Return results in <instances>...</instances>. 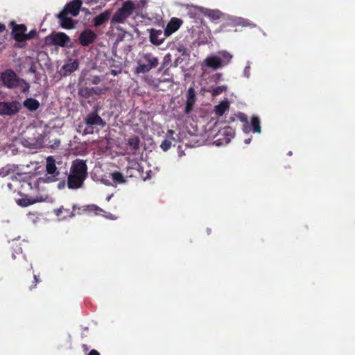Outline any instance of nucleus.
<instances>
[{
    "label": "nucleus",
    "mask_w": 355,
    "mask_h": 355,
    "mask_svg": "<svg viewBox=\"0 0 355 355\" xmlns=\"http://www.w3.org/2000/svg\"><path fill=\"white\" fill-rule=\"evenodd\" d=\"M135 9V3L131 1H125L121 8L118 9L111 19L112 26L116 24L123 23L128 18Z\"/></svg>",
    "instance_id": "obj_4"
},
{
    "label": "nucleus",
    "mask_w": 355,
    "mask_h": 355,
    "mask_svg": "<svg viewBox=\"0 0 355 355\" xmlns=\"http://www.w3.org/2000/svg\"><path fill=\"white\" fill-rule=\"evenodd\" d=\"M15 178V179H16V180L18 178L17 176H12V178Z\"/></svg>",
    "instance_id": "obj_54"
},
{
    "label": "nucleus",
    "mask_w": 355,
    "mask_h": 355,
    "mask_svg": "<svg viewBox=\"0 0 355 355\" xmlns=\"http://www.w3.org/2000/svg\"><path fill=\"white\" fill-rule=\"evenodd\" d=\"M96 35L89 29L84 31L79 37L80 43L83 46H88L96 39Z\"/></svg>",
    "instance_id": "obj_16"
},
{
    "label": "nucleus",
    "mask_w": 355,
    "mask_h": 355,
    "mask_svg": "<svg viewBox=\"0 0 355 355\" xmlns=\"http://www.w3.org/2000/svg\"><path fill=\"white\" fill-rule=\"evenodd\" d=\"M46 173L44 182H51L55 181L60 173L57 170L55 159L51 156L46 158Z\"/></svg>",
    "instance_id": "obj_6"
},
{
    "label": "nucleus",
    "mask_w": 355,
    "mask_h": 355,
    "mask_svg": "<svg viewBox=\"0 0 355 355\" xmlns=\"http://www.w3.org/2000/svg\"><path fill=\"white\" fill-rule=\"evenodd\" d=\"M1 80L3 85L8 88H14L17 87L19 81L16 73L11 69H8L2 73Z\"/></svg>",
    "instance_id": "obj_8"
},
{
    "label": "nucleus",
    "mask_w": 355,
    "mask_h": 355,
    "mask_svg": "<svg viewBox=\"0 0 355 355\" xmlns=\"http://www.w3.org/2000/svg\"><path fill=\"white\" fill-rule=\"evenodd\" d=\"M230 107V103L227 100L222 101L215 107V113L216 115L222 116Z\"/></svg>",
    "instance_id": "obj_24"
},
{
    "label": "nucleus",
    "mask_w": 355,
    "mask_h": 355,
    "mask_svg": "<svg viewBox=\"0 0 355 355\" xmlns=\"http://www.w3.org/2000/svg\"><path fill=\"white\" fill-rule=\"evenodd\" d=\"M205 8L196 6H190L188 15L191 18L198 19L201 13L204 14Z\"/></svg>",
    "instance_id": "obj_27"
},
{
    "label": "nucleus",
    "mask_w": 355,
    "mask_h": 355,
    "mask_svg": "<svg viewBox=\"0 0 355 355\" xmlns=\"http://www.w3.org/2000/svg\"><path fill=\"white\" fill-rule=\"evenodd\" d=\"M28 185L31 187V188H32L31 182H28Z\"/></svg>",
    "instance_id": "obj_53"
},
{
    "label": "nucleus",
    "mask_w": 355,
    "mask_h": 355,
    "mask_svg": "<svg viewBox=\"0 0 355 355\" xmlns=\"http://www.w3.org/2000/svg\"><path fill=\"white\" fill-rule=\"evenodd\" d=\"M78 68V62L76 60L69 59L67 62L62 67L59 73L61 76H67L70 75L72 72L77 70Z\"/></svg>",
    "instance_id": "obj_14"
},
{
    "label": "nucleus",
    "mask_w": 355,
    "mask_h": 355,
    "mask_svg": "<svg viewBox=\"0 0 355 355\" xmlns=\"http://www.w3.org/2000/svg\"><path fill=\"white\" fill-rule=\"evenodd\" d=\"M111 12L108 10H105L94 19V26L97 27L105 22L110 17Z\"/></svg>",
    "instance_id": "obj_23"
},
{
    "label": "nucleus",
    "mask_w": 355,
    "mask_h": 355,
    "mask_svg": "<svg viewBox=\"0 0 355 355\" xmlns=\"http://www.w3.org/2000/svg\"><path fill=\"white\" fill-rule=\"evenodd\" d=\"M232 21L234 23L236 26H255L254 24L250 23L248 19L241 18V17H234Z\"/></svg>",
    "instance_id": "obj_30"
},
{
    "label": "nucleus",
    "mask_w": 355,
    "mask_h": 355,
    "mask_svg": "<svg viewBox=\"0 0 355 355\" xmlns=\"http://www.w3.org/2000/svg\"><path fill=\"white\" fill-rule=\"evenodd\" d=\"M85 122L88 125H105V123L103 119L96 113H91L88 114L85 118Z\"/></svg>",
    "instance_id": "obj_20"
},
{
    "label": "nucleus",
    "mask_w": 355,
    "mask_h": 355,
    "mask_svg": "<svg viewBox=\"0 0 355 355\" xmlns=\"http://www.w3.org/2000/svg\"><path fill=\"white\" fill-rule=\"evenodd\" d=\"M218 135L223 137L214 141L216 146L227 144L235 135L234 130L231 127H225L220 130Z\"/></svg>",
    "instance_id": "obj_9"
},
{
    "label": "nucleus",
    "mask_w": 355,
    "mask_h": 355,
    "mask_svg": "<svg viewBox=\"0 0 355 355\" xmlns=\"http://www.w3.org/2000/svg\"><path fill=\"white\" fill-rule=\"evenodd\" d=\"M87 176V167L85 162L76 159L73 162L68 177L67 185L69 189L81 188Z\"/></svg>",
    "instance_id": "obj_1"
},
{
    "label": "nucleus",
    "mask_w": 355,
    "mask_h": 355,
    "mask_svg": "<svg viewBox=\"0 0 355 355\" xmlns=\"http://www.w3.org/2000/svg\"><path fill=\"white\" fill-rule=\"evenodd\" d=\"M24 105L30 111H35L39 107L40 103L34 98H29L24 101Z\"/></svg>",
    "instance_id": "obj_26"
},
{
    "label": "nucleus",
    "mask_w": 355,
    "mask_h": 355,
    "mask_svg": "<svg viewBox=\"0 0 355 355\" xmlns=\"http://www.w3.org/2000/svg\"><path fill=\"white\" fill-rule=\"evenodd\" d=\"M58 17L61 21V26L64 28L70 29L73 27V19L67 17L66 10L61 11L58 15Z\"/></svg>",
    "instance_id": "obj_19"
},
{
    "label": "nucleus",
    "mask_w": 355,
    "mask_h": 355,
    "mask_svg": "<svg viewBox=\"0 0 355 355\" xmlns=\"http://www.w3.org/2000/svg\"><path fill=\"white\" fill-rule=\"evenodd\" d=\"M174 134H175V132L173 130H168L166 135V139H168L171 142H172V141H177L178 139L173 137Z\"/></svg>",
    "instance_id": "obj_36"
},
{
    "label": "nucleus",
    "mask_w": 355,
    "mask_h": 355,
    "mask_svg": "<svg viewBox=\"0 0 355 355\" xmlns=\"http://www.w3.org/2000/svg\"><path fill=\"white\" fill-rule=\"evenodd\" d=\"M70 42L69 37L64 33L51 34L45 37V44L47 46H59L64 47Z\"/></svg>",
    "instance_id": "obj_5"
},
{
    "label": "nucleus",
    "mask_w": 355,
    "mask_h": 355,
    "mask_svg": "<svg viewBox=\"0 0 355 355\" xmlns=\"http://www.w3.org/2000/svg\"><path fill=\"white\" fill-rule=\"evenodd\" d=\"M182 24V21L180 19L176 17L171 18L164 31V37H169L176 32Z\"/></svg>",
    "instance_id": "obj_13"
},
{
    "label": "nucleus",
    "mask_w": 355,
    "mask_h": 355,
    "mask_svg": "<svg viewBox=\"0 0 355 355\" xmlns=\"http://www.w3.org/2000/svg\"><path fill=\"white\" fill-rule=\"evenodd\" d=\"M44 139V137L42 135H38L37 137L23 138L21 144L24 146L31 149H37L43 146Z\"/></svg>",
    "instance_id": "obj_10"
},
{
    "label": "nucleus",
    "mask_w": 355,
    "mask_h": 355,
    "mask_svg": "<svg viewBox=\"0 0 355 355\" xmlns=\"http://www.w3.org/2000/svg\"><path fill=\"white\" fill-rule=\"evenodd\" d=\"M192 107H193V105H188V104L187 103V105H186V107H185V112L187 114L189 113L190 111L192 109Z\"/></svg>",
    "instance_id": "obj_41"
},
{
    "label": "nucleus",
    "mask_w": 355,
    "mask_h": 355,
    "mask_svg": "<svg viewBox=\"0 0 355 355\" xmlns=\"http://www.w3.org/2000/svg\"><path fill=\"white\" fill-rule=\"evenodd\" d=\"M21 107V103L16 101L0 102V115H14L19 111Z\"/></svg>",
    "instance_id": "obj_7"
},
{
    "label": "nucleus",
    "mask_w": 355,
    "mask_h": 355,
    "mask_svg": "<svg viewBox=\"0 0 355 355\" xmlns=\"http://www.w3.org/2000/svg\"><path fill=\"white\" fill-rule=\"evenodd\" d=\"M139 139L135 136L132 137H130L128 141V146L130 148V152L129 154H134L135 151L139 148Z\"/></svg>",
    "instance_id": "obj_25"
},
{
    "label": "nucleus",
    "mask_w": 355,
    "mask_h": 355,
    "mask_svg": "<svg viewBox=\"0 0 355 355\" xmlns=\"http://www.w3.org/2000/svg\"><path fill=\"white\" fill-rule=\"evenodd\" d=\"M195 102V92L192 87H190L188 90L187 103L188 105H193Z\"/></svg>",
    "instance_id": "obj_31"
},
{
    "label": "nucleus",
    "mask_w": 355,
    "mask_h": 355,
    "mask_svg": "<svg viewBox=\"0 0 355 355\" xmlns=\"http://www.w3.org/2000/svg\"><path fill=\"white\" fill-rule=\"evenodd\" d=\"M159 64V60L150 53L140 55L137 60V66L135 69L137 74L145 73L155 68Z\"/></svg>",
    "instance_id": "obj_3"
},
{
    "label": "nucleus",
    "mask_w": 355,
    "mask_h": 355,
    "mask_svg": "<svg viewBox=\"0 0 355 355\" xmlns=\"http://www.w3.org/2000/svg\"><path fill=\"white\" fill-rule=\"evenodd\" d=\"M213 78L215 82L220 81L223 79V74L220 73H217L214 75Z\"/></svg>",
    "instance_id": "obj_38"
},
{
    "label": "nucleus",
    "mask_w": 355,
    "mask_h": 355,
    "mask_svg": "<svg viewBox=\"0 0 355 355\" xmlns=\"http://www.w3.org/2000/svg\"><path fill=\"white\" fill-rule=\"evenodd\" d=\"M291 154H292V152H291V151L288 152V155H291Z\"/></svg>",
    "instance_id": "obj_55"
},
{
    "label": "nucleus",
    "mask_w": 355,
    "mask_h": 355,
    "mask_svg": "<svg viewBox=\"0 0 355 355\" xmlns=\"http://www.w3.org/2000/svg\"><path fill=\"white\" fill-rule=\"evenodd\" d=\"M5 28H6L5 25L0 24V33L3 32L5 30Z\"/></svg>",
    "instance_id": "obj_43"
},
{
    "label": "nucleus",
    "mask_w": 355,
    "mask_h": 355,
    "mask_svg": "<svg viewBox=\"0 0 355 355\" xmlns=\"http://www.w3.org/2000/svg\"><path fill=\"white\" fill-rule=\"evenodd\" d=\"M204 15L212 20L218 19L222 16V13L218 10H210L205 8Z\"/></svg>",
    "instance_id": "obj_29"
},
{
    "label": "nucleus",
    "mask_w": 355,
    "mask_h": 355,
    "mask_svg": "<svg viewBox=\"0 0 355 355\" xmlns=\"http://www.w3.org/2000/svg\"><path fill=\"white\" fill-rule=\"evenodd\" d=\"M82 1L80 0H73L67 4L63 10H66V14L70 13L71 15L76 17L79 13Z\"/></svg>",
    "instance_id": "obj_18"
},
{
    "label": "nucleus",
    "mask_w": 355,
    "mask_h": 355,
    "mask_svg": "<svg viewBox=\"0 0 355 355\" xmlns=\"http://www.w3.org/2000/svg\"><path fill=\"white\" fill-rule=\"evenodd\" d=\"M88 355H100V354L95 349H92L89 352Z\"/></svg>",
    "instance_id": "obj_42"
},
{
    "label": "nucleus",
    "mask_w": 355,
    "mask_h": 355,
    "mask_svg": "<svg viewBox=\"0 0 355 355\" xmlns=\"http://www.w3.org/2000/svg\"><path fill=\"white\" fill-rule=\"evenodd\" d=\"M85 211L93 212L95 214H100L101 212H105L101 208L96 206V205H89L84 207H79L78 208V214H82Z\"/></svg>",
    "instance_id": "obj_21"
},
{
    "label": "nucleus",
    "mask_w": 355,
    "mask_h": 355,
    "mask_svg": "<svg viewBox=\"0 0 355 355\" xmlns=\"http://www.w3.org/2000/svg\"><path fill=\"white\" fill-rule=\"evenodd\" d=\"M112 196H113V194H111V195L108 196L107 197L106 200H107V201H110Z\"/></svg>",
    "instance_id": "obj_47"
},
{
    "label": "nucleus",
    "mask_w": 355,
    "mask_h": 355,
    "mask_svg": "<svg viewBox=\"0 0 355 355\" xmlns=\"http://www.w3.org/2000/svg\"><path fill=\"white\" fill-rule=\"evenodd\" d=\"M77 205H74L72 207V211H71L69 209H64L63 207H61L57 209L54 210V213L59 218L60 220H64L68 219L69 218H73L76 215V212H78Z\"/></svg>",
    "instance_id": "obj_12"
},
{
    "label": "nucleus",
    "mask_w": 355,
    "mask_h": 355,
    "mask_svg": "<svg viewBox=\"0 0 355 355\" xmlns=\"http://www.w3.org/2000/svg\"><path fill=\"white\" fill-rule=\"evenodd\" d=\"M105 217L110 220H116L117 217L112 214L111 213H105Z\"/></svg>",
    "instance_id": "obj_40"
},
{
    "label": "nucleus",
    "mask_w": 355,
    "mask_h": 355,
    "mask_svg": "<svg viewBox=\"0 0 355 355\" xmlns=\"http://www.w3.org/2000/svg\"><path fill=\"white\" fill-rule=\"evenodd\" d=\"M42 200L40 199H34L31 198H23L17 200V203L20 207H28L29 205H33L35 202H40Z\"/></svg>",
    "instance_id": "obj_28"
},
{
    "label": "nucleus",
    "mask_w": 355,
    "mask_h": 355,
    "mask_svg": "<svg viewBox=\"0 0 355 355\" xmlns=\"http://www.w3.org/2000/svg\"><path fill=\"white\" fill-rule=\"evenodd\" d=\"M244 132L248 133L252 131L254 133L261 132L260 120L258 117L253 116L251 118L250 123L246 122L243 128Z\"/></svg>",
    "instance_id": "obj_15"
},
{
    "label": "nucleus",
    "mask_w": 355,
    "mask_h": 355,
    "mask_svg": "<svg viewBox=\"0 0 355 355\" xmlns=\"http://www.w3.org/2000/svg\"><path fill=\"white\" fill-rule=\"evenodd\" d=\"M172 142L168 139H164L160 147L164 151H167L171 146Z\"/></svg>",
    "instance_id": "obj_33"
},
{
    "label": "nucleus",
    "mask_w": 355,
    "mask_h": 355,
    "mask_svg": "<svg viewBox=\"0 0 355 355\" xmlns=\"http://www.w3.org/2000/svg\"><path fill=\"white\" fill-rule=\"evenodd\" d=\"M110 177L113 181L115 185L125 184L128 180V178L124 176L119 171H114L110 174Z\"/></svg>",
    "instance_id": "obj_22"
},
{
    "label": "nucleus",
    "mask_w": 355,
    "mask_h": 355,
    "mask_svg": "<svg viewBox=\"0 0 355 355\" xmlns=\"http://www.w3.org/2000/svg\"><path fill=\"white\" fill-rule=\"evenodd\" d=\"M250 141H251V139H247L245 140L244 142L246 144H249L250 143Z\"/></svg>",
    "instance_id": "obj_45"
},
{
    "label": "nucleus",
    "mask_w": 355,
    "mask_h": 355,
    "mask_svg": "<svg viewBox=\"0 0 355 355\" xmlns=\"http://www.w3.org/2000/svg\"><path fill=\"white\" fill-rule=\"evenodd\" d=\"M250 63L248 62L247 66L245 67V69L243 70V76L247 78H248L250 76Z\"/></svg>",
    "instance_id": "obj_37"
},
{
    "label": "nucleus",
    "mask_w": 355,
    "mask_h": 355,
    "mask_svg": "<svg viewBox=\"0 0 355 355\" xmlns=\"http://www.w3.org/2000/svg\"><path fill=\"white\" fill-rule=\"evenodd\" d=\"M177 49L180 53H182V55L186 54V49L183 45H180Z\"/></svg>",
    "instance_id": "obj_39"
},
{
    "label": "nucleus",
    "mask_w": 355,
    "mask_h": 355,
    "mask_svg": "<svg viewBox=\"0 0 355 355\" xmlns=\"http://www.w3.org/2000/svg\"><path fill=\"white\" fill-rule=\"evenodd\" d=\"M35 34V31H31L28 34H27L28 36L31 37V38Z\"/></svg>",
    "instance_id": "obj_44"
},
{
    "label": "nucleus",
    "mask_w": 355,
    "mask_h": 355,
    "mask_svg": "<svg viewBox=\"0 0 355 355\" xmlns=\"http://www.w3.org/2000/svg\"><path fill=\"white\" fill-rule=\"evenodd\" d=\"M8 187L9 188H11V184H10V183H8Z\"/></svg>",
    "instance_id": "obj_51"
},
{
    "label": "nucleus",
    "mask_w": 355,
    "mask_h": 355,
    "mask_svg": "<svg viewBox=\"0 0 355 355\" xmlns=\"http://www.w3.org/2000/svg\"><path fill=\"white\" fill-rule=\"evenodd\" d=\"M233 55L225 50L219 51L217 54H211L207 56L202 62V66L212 69H218L228 65Z\"/></svg>",
    "instance_id": "obj_2"
},
{
    "label": "nucleus",
    "mask_w": 355,
    "mask_h": 355,
    "mask_svg": "<svg viewBox=\"0 0 355 355\" xmlns=\"http://www.w3.org/2000/svg\"><path fill=\"white\" fill-rule=\"evenodd\" d=\"M10 170H11L10 166H6V167L1 168L0 169V175L4 177V176L9 175Z\"/></svg>",
    "instance_id": "obj_35"
},
{
    "label": "nucleus",
    "mask_w": 355,
    "mask_h": 355,
    "mask_svg": "<svg viewBox=\"0 0 355 355\" xmlns=\"http://www.w3.org/2000/svg\"><path fill=\"white\" fill-rule=\"evenodd\" d=\"M17 176L19 178H23V179H26L27 178H30V179L33 181H36L37 180V178L35 175L31 176V175H28V173L26 172L21 173H17Z\"/></svg>",
    "instance_id": "obj_34"
},
{
    "label": "nucleus",
    "mask_w": 355,
    "mask_h": 355,
    "mask_svg": "<svg viewBox=\"0 0 355 355\" xmlns=\"http://www.w3.org/2000/svg\"><path fill=\"white\" fill-rule=\"evenodd\" d=\"M34 280H35V283L39 282V279L37 275H34Z\"/></svg>",
    "instance_id": "obj_46"
},
{
    "label": "nucleus",
    "mask_w": 355,
    "mask_h": 355,
    "mask_svg": "<svg viewBox=\"0 0 355 355\" xmlns=\"http://www.w3.org/2000/svg\"><path fill=\"white\" fill-rule=\"evenodd\" d=\"M227 89V86L225 85H221L218 86L216 87H214L211 91V94L213 96H216L221 94L223 92L225 91Z\"/></svg>",
    "instance_id": "obj_32"
},
{
    "label": "nucleus",
    "mask_w": 355,
    "mask_h": 355,
    "mask_svg": "<svg viewBox=\"0 0 355 355\" xmlns=\"http://www.w3.org/2000/svg\"><path fill=\"white\" fill-rule=\"evenodd\" d=\"M26 27L24 24L15 25L12 31L13 38L17 42H24L31 39V37L26 35Z\"/></svg>",
    "instance_id": "obj_11"
},
{
    "label": "nucleus",
    "mask_w": 355,
    "mask_h": 355,
    "mask_svg": "<svg viewBox=\"0 0 355 355\" xmlns=\"http://www.w3.org/2000/svg\"><path fill=\"white\" fill-rule=\"evenodd\" d=\"M111 73H112V75H114V76H116V75L117 74V73H116V71L115 70H112V71H111Z\"/></svg>",
    "instance_id": "obj_48"
},
{
    "label": "nucleus",
    "mask_w": 355,
    "mask_h": 355,
    "mask_svg": "<svg viewBox=\"0 0 355 355\" xmlns=\"http://www.w3.org/2000/svg\"><path fill=\"white\" fill-rule=\"evenodd\" d=\"M165 37L162 30L153 28L150 30V41L152 44L156 46L161 45L164 42Z\"/></svg>",
    "instance_id": "obj_17"
},
{
    "label": "nucleus",
    "mask_w": 355,
    "mask_h": 355,
    "mask_svg": "<svg viewBox=\"0 0 355 355\" xmlns=\"http://www.w3.org/2000/svg\"><path fill=\"white\" fill-rule=\"evenodd\" d=\"M83 349H84L85 351L88 349H87V346H86V345H83Z\"/></svg>",
    "instance_id": "obj_49"
},
{
    "label": "nucleus",
    "mask_w": 355,
    "mask_h": 355,
    "mask_svg": "<svg viewBox=\"0 0 355 355\" xmlns=\"http://www.w3.org/2000/svg\"><path fill=\"white\" fill-rule=\"evenodd\" d=\"M150 178V176L148 175L147 176V178ZM146 178H144V180H146Z\"/></svg>",
    "instance_id": "obj_52"
},
{
    "label": "nucleus",
    "mask_w": 355,
    "mask_h": 355,
    "mask_svg": "<svg viewBox=\"0 0 355 355\" xmlns=\"http://www.w3.org/2000/svg\"><path fill=\"white\" fill-rule=\"evenodd\" d=\"M26 89H28L29 85L27 83H26Z\"/></svg>",
    "instance_id": "obj_50"
}]
</instances>
